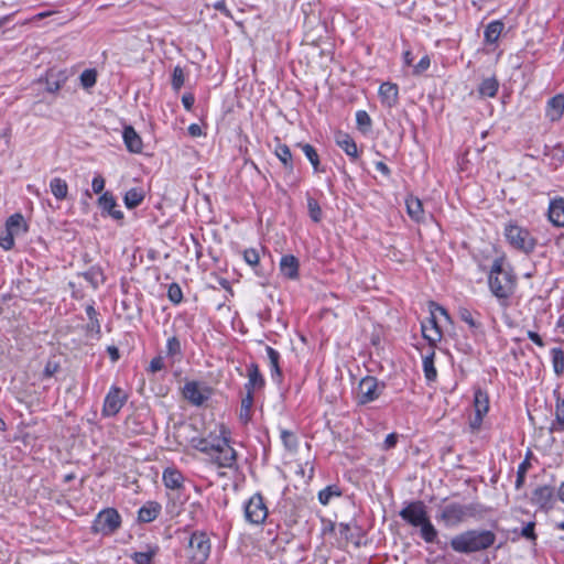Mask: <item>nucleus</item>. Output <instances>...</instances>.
<instances>
[{"label": "nucleus", "mask_w": 564, "mask_h": 564, "mask_svg": "<svg viewBox=\"0 0 564 564\" xmlns=\"http://www.w3.org/2000/svg\"><path fill=\"white\" fill-rule=\"evenodd\" d=\"M121 525V517L113 508H106L98 512L93 521L91 532L101 535L113 534Z\"/></svg>", "instance_id": "obj_8"}, {"label": "nucleus", "mask_w": 564, "mask_h": 564, "mask_svg": "<svg viewBox=\"0 0 564 564\" xmlns=\"http://www.w3.org/2000/svg\"><path fill=\"white\" fill-rule=\"evenodd\" d=\"M534 527H535V523L534 522H529L527 523L525 527L522 528L520 534L521 536L530 540V541H535L536 540V534L534 532Z\"/></svg>", "instance_id": "obj_56"}, {"label": "nucleus", "mask_w": 564, "mask_h": 564, "mask_svg": "<svg viewBox=\"0 0 564 564\" xmlns=\"http://www.w3.org/2000/svg\"><path fill=\"white\" fill-rule=\"evenodd\" d=\"M488 285L494 296L503 307L509 305L517 286V278L512 269L507 265L505 258H496L488 275Z\"/></svg>", "instance_id": "obj_1"}, {"label": "nucleus", "mask_w": 564, "mask_h": 564, "mask_svg": "<svg viewBox=\"0 0 564 564\" xmlns=\"http://www.w3.org/2000/svg\"><path fill=\"white\" fill-rule=\"evenodd\" d=\"M281 273L290 279L295 280L299 278V260L292 254H285L280 260Z\"/></svg>", "instance_id": "obj_21"}, {"label": "nucleus", "mask_w": 564, "mask_h": 564, "mask_svg": "<svg viewBox=\"0 0 564 564\" xmlns=\"http://www.w3.org/2000/svg\"><path fill=\"white\" fill-rule=\"evenodd\" d=\"M67 75L65 70H48L45 76V89L48 93H56L66 83Z\"/></svg>", "instance_id": "obj_22"}, {"label": "nucleus", "mask_w": 564, "mask_h": 564, "mask_svg": "<svg viewBox=\"0 0 564 564\" xmlns=\"http://www.w3.org/2000/svg\"><path fill=\"white\" fill-rule=\"evenodd\" d=\"M17 235L6 229L3 235H0V247L4 250H11L14 247V237Z\"/></svg>", "instance_id": "obj_52"}, {"label": "nucleus", "mask_w": 564, "mask_h": 564, "mask_svg": "<svg viewBox=\"0 0 564 564\" xmlns=\"http://www.w3.org/2000/svg\"><path fill=\"white\" fill-rule=\"evenodd\" d=\"M505 24L499 21H491L485 29L484 36L488 44H496L503 31Z\"/></svg>", "instance_id": "obj_32"}, {"label": "nucleus", "mask_w": 564, "mask_h": 564, "mask_svg": "<svg viewBox=\"0 0 564 564\" xmlns=\"http://www.w3.org/2000/svg\"><path fill=\"white\" fill-rule=\"evenodd\" d=\"M122 138L127 149L132 153H140L142 151V140L137 131L131 127L127 126L123 129Z\"/></svg>", "instance_id": "obj_23"}, {"label": "nucleus", "mask_w": 564, "mask_h": 564, "mask_svg": "<svg viewBox=\"0 0 564 564\" xmlns=\"http://www.w3.org/2000/svg\"><path fill=\"white\" fill-rule=\"evenodd\" d=\"M215 435L216 434L210 433L207 438L194 436L189 440V444L193 448L208 455V453H212V444Z\"/></svg>", "instance_id": "obj_39"}, {"label": "nucleus", "mask_w": 564, "mask_h": 564, "mask_svg": "<svg viewBox=\"0 0 564 564\" xmlns=\"http://www.w3.org/2000/svg\"><path fill=\"white\" fill-rule=\"evenodd\" d=\"M338 534L339 536L345 540L346 542H352L355 545L360 544V534H359V527L352 522V523H344L340 522L337 525Z\"/></svg>", "instance_id": "obj_20"}, {"label": "nucleus", "mask_w": 564, "mask_h": 564, "mask_svg": "<svg viewBox=\"0 0 564 564\" xmlns=\"http://www.w3.org/2000/svg\"><path fill=\"white\" fill-rule=\"evenodd\" d=\"M281 441L284 445V447L290 451L294 452L297 448V437L293 432H290L288 430H281Z\"/></svg>", "instance_id": "obj_43"}, {"label": "nucleus", "mask_w": 564, "mask_h": 564, "mask_svg": "<svg viewBox=\"0 0 564 564\" xmlns=\"http://www.w3.org/2000/svg\"><path fill=\"white\" fill-rule=\"evenodd\" d=\"M213 463L221 468H232L237 463V453L230 446L227 431L220 427L219 434L215 435L212 444V453H208Z\"/></svg>", "instance_id": "obj_5"}, {"label": "nucleus", "mask_w": 564, "mask_h": 564, "mask_svg": "<svg viewBox=\"0 0 564 564\" xmlns=\"http://www.w3.org/2000/svg\"><path fill=\"white\" fill-rule=\"evenodd\" d=\"M268 513V507L259 492L251 496L243 506L245 520L251 525L263 524Z\"/></svg>", "instance_id": "obj_10"}, {"label": "nucleus", "mask_w": 564, "mask_h": 564, "mask_svg": "<svg viewBox=\"0 0 564 564\" xmlns=\"http://www.w3.org/2000/svg\"><path fill=\"white\" fill-rule=\"evenodd\" d=\"M458 316L470 328H478L480 326V323L474 317V314L466 307L459 308Z\"/></svg>", "instance_id": "obj_46"}, {"label": "nucleus", "mask_w": 564, "mask_h": 564, "mask_svg": "<svg viewBox=\"0 0 564 564\" xmlns=\"http://www.w3.org/2000/svg\"><path fill=\"white\" fill-rule=\"evenodd\" d=\"M503 235L513 249L523 253H531L536 246V240L531 231L516 221H509L505 225Z\"/></svg>", "instance_id": "obj_6"}, {"label": "nucleus", "mask_w": 564, "mask_h": 564, "mask_svg": "<svg viewBox=\"0 0 564 564\" xmlns=\"http://www.w3.org/2000/svg\"><path fill=\"white\" fill-rule=\"evenodd\" d=\"M307 208L310 217L314 223H319L322 219V209L318 202L314 198L307 199Z\"/></svg>", "instance_id": "obj_47"}, {"label": "nucleus", "mask_w": 564, "mask_h": 564, "mask_svg": "<svg viewBox=\"0 0 564 564\" xmlns=\"http://www.w3.org/2000/svg\"><path fill=\"white\" fill-rule=\"evenodd\" d=\"M187 130H188L189 135H192V137H200L203 134V130H202L200 126L197 123L189 124Z\"/></svg>", "instance_id": "obj_64"}, {"label": "nucleus", "mask_w": 564, "mask_h": 564, "mask_svg": "<svg viewBox=\"0 0 564 564\" xmlns=\"http://www.w3.org/2000/svg\"><path fill=\"white\" fill-rule=\"evenodd\" d=\"M267 356L270 365V372L272 380L276 382L282 381V371L280 368V354L271 346H265Z\"/></svg>", "instance_id": "obj_28"}, {"label": "nucleus", "mask_w": 564, "mask_h": 564, "mask_svg": "<svg viewBox=\"0 0 564 564\" xmlns=\"http://www.w3.org/2000/svg\"><path fill=\"white\" fill-rule=\"evenodd\" d=\"M166 350H167V354L171 356L181 354L180 340L176 337L169 338L167 343H166Z\"/></svg>", "instance_id": "obj_55"}, {"label": "nucleus", "mask_w": 564, "mask_h": 564, "mask_svg": "<svg viewBox=\"0 0 564 564\" xmlns=\"http://www.w3.org/2000/svg\"><path fill=\"white\" fill-rule=\"evenodd\" d=\"M300 147L305 154L306 159L313 166L315 173H323L325 169L321 166L319 156L316 149L310 143H299Z\"/></svg>", "instance_id": "obj_31"}, {"label": "nucleus", "mask_w": 564, "mask_h": 564, "mask_svg": "<svg viewBox=\"0 0 564 564\" xmlns=\"http://www.w3.org/2000/svg\"><path fill=\"white\" fill-rule=\"evenodd\" d=\"M405 206L408 215L415 223H421L424 220V209L423 204L420 198L410 195L405 199Z\"/></svg>", "instance_id": "obj_26"}, {"label": "nucleus", "mask_w": 564, "mask_h": 564, "mask_svg": "<svg viewBox=\"0 0 564 564\" xmlns=\"http://www.w3.org/2000/svg\"><path fill=\"white\" fill-rule=\"evenodd\" d=\"M50 189L57 200H64L68 194V185L61 177H53L50 182Z\"/></svg>", "instance_id": "obj_34"}, {"label": "nucleus", "mask_w": 564, "mask_h": 564, "mask_svg": "<svg viewBox=\"0 0 564 564\" xmlns=\"http://www.w3.org/2000/svg\"><path fill=\"white\" fill-rule=\"evenodd\" d=\"M495 541L496 534L490 530H467L453 536L449 544L457 553L470 554L491 547Z\"/></svg>", "instance_id": "obj_2"}, {"label": "nucleus", "mask_w": 564, "mask_h": 564, "mask_svg": "<svg viewBox=\"0 0 564 564\" xmlns=\"http://www.w3.org/2000/svg\"><path fill=\"white\" fill-rule=\"evenodd\" d=\"M430 65H431V59H430L429 55H424L419 61V63L413 66V74L421 75L422 73H424L425 70L429 69Z\"/></svg>", "instance_id": "obj_54"}, {"label": "nucleus", "mask_w": 564, "mask_h": 564, "mask_svg": "<svg viewBox=\"0 0 564 564\" xmlns=\"http://www.w3.org/2000/svg\"><path fill=\"white\" fill-rule=\"evenodd\" d=\"M530 467H531V463L528 457H525V459L522 463H520V465L518 466L517 479H516V488L517 489H520L523 486L524 480H525V474Z\"/></svg>", "instance_id": "obj_44"}, {"label": "nucleus", "mask_w": 564, "mask_h": 564, "mask_svg": "<svg viewBox=\"0 0 564 564\" xmlns=\"http://www.w3.org/2000/svg\"><path fill=\"white\" fill-rule=\"evenodd\" d=\"M485 415L475 413L474 417L470 420L469 426L473 431H478L482 424Z\"/></svg>", "instance_id": "obj_60"}, {"label": "nucleus", "mask_w": 564, "mask_h": 564, "mask_svg": "<svg viewBox=\"0 0 564 564\" xmlns=\"http://www.w3.org/2000/svg\"><path fill=\"white\" fill-rule=\"evenodd\" d=\"M275 155L284 165V167H286L290 171L293 170L294 166L292 161V153L286 144H278L275 148Z\"/></svg>", "instance_id": "obj_40"}, {"label": "nucleus", "mask_w": 564, "mask_h": 564, "mask_svg": "<svg viewBox=\"0 0 564 564\" xmlns=\"http://www.w3.org/2000/svg\"><path fill=\"white\" fill-rule=\"evenodd\" d=\"M436 313H440L446 319H449V315L443 306L434 302L430 303V317L425 322H422L421 329L424 339L429 341L431 348H434L436 344L441 341L443 336L436 322Z\"/></svg>", "instance_id": "obj_7"}, {"label": "nucleus", "mask_w": 564, "mask_h": 564, "mask_svg": "<svg viewBox=\"0 0 564 564\" xmlns=\"http://www.w3.org/2000/svg\"><path fill=\"white\" fill-rule=\"evenodd\" d=\"M564 113V95L558 94L549 99L545 109V116L551 121H557Z\"/></svg>", "instance_id": "obj_18"}, {"label": "nucleus", "mask_w": 564, "mask_h": 564, "mask_svg": "<svg viewBox=\"0 0 564 564\" xmlns=\"http://www.w3.org/2000/svg\"><path fill=\"white\" fill-rule=\"evenodd\" d=\"M212 394L208 387L200 386L197 381H189L184 384L183 395L193 405H203Z\"/></svg>", "instance_id": "obj_13"}, {"label": "nucleus", "mask_w": 564, "mask_h": 564, "mask_svg": "<svg viewBox=\"0 0 564 564\" xmlns=\"http://www.w3.org/2000/svg\"><path fill=\"white\" fill-rule=\"evenodd\" d=\"M167 297L174 304H178L182 302L183 292L177 283L170 284L169 290H167Z\"/></svg>", "instance_id": "obj_50"}, {"label": "nucleus", "mask_w": 564, "mask_h": 564, "mask_svg": "<svg viewBox=\"0 0 564 564\" xmlns=\"http://www.w3.org/2000/svg\"><path fill=\"white\" fill-rule=\"evenodd\" d=\"M161 512V505L155 501H148L138 511V520L143 523L154 521Z\"/></svg>", "instance_id": "obj_25"}, {"label": "nucleus", "mask_w": 564, "mask_h": 564, "mask_svg": "<svg viewBox=\"0 0 564 564\" xmlns=\"http://www.w3.org/2000/svg\"><path fill=\"white\" fill-rule=\"evenodd\" d=\"M553 398L555 400L553 415L554 420L550 425V432H564V397L560 388L553 390Z\"/></svg>", "instance_id": "obj_14"}, {"label": "nucleus", "mask_w": 564, "mask_h": 564, "mask_svg": "<svg viewBox=\"0 0 564 564\" xmlns=\"http://www.w3.org/2000/svg\"><path fill=\"white\" fill-rule=\"evenodd\" d=\"M210 540L206 532L195 531L188 541L189 560L193 564H205L210 554Z\"/></svg>", "instance_id": "obj_9"}, {"label": "nucleus", "mask_w": 564, "mask_h": 564, "mask_svg": "<svg viewBox=\"0 0 564 564\" xmlns=\"http://www.w3.org/2000/svg\"><path fill=\"white\" fill-rule=\"evenodd\" d=\"M549 220L556 227L564 228V198L555 197L550 200L547 209Z\"/></svg>", "instance_id": "obj_16"}, {"label": "nucleus", "mask_w": 564, "mask_h": 564, "mask_svg": "<svg viewBox=\"0 0 564 564\" xmlns=\"http://www.w3.org/2000/svg\"><path fill=\"white\" fill-rule=\"evenodd\" d=\"M243 259L251 267L258 265L259 261H260V257H259L258 250L253 249V248L246 249L243 251Z\"/></svg>", "instance_id": "obj_53"}, {"label": "nucleus", "mask_w": 564, "mask_h": 564, "mask_svg": "<svg viewBox=\"0 0 564 564\" xmlns=\"http://www.w3.org/2000/svg\"><path fill=\"white\" fill-rule=\"evenodd\" d=\"M144 199V193L142 188L133 187L127 191L124 195V204L129 209L135 208Z\"/></svg>", "instance_id": "obj_38"}, {"label": "nucleus", "mask_w": 564, "mask_h": 564, "mask_svg": "<svg viewBox=\"0 0 564 564\" xmlns=\"http://www.w3.org/2000/svg\"><path fill=\"white\" fill-rule=\"evenodd\" d=\"M128 395L122 389L112 386L105 397L101 413L106 417L115 416L127 402Z\"/></svg>", "instance_id": "obj_12"}, {"label": "nucleus", "mask_w": 564, "mask_h": 564, "mask_svg": "<svg viewBox=\"0 0 564 564\" xmlns=\"http://www.w3.org/2000/svg\"><path fill=\"white\" fill-rule=\"evenodd\" d=\"M336 144L352 160L356 161L359 158L357 144L354 139L344 132H338L335 138Z\"/></svg>", "instance_id": "obj_19"}, {"label": "nucleus", "mask_w": 564, "mask_h": 564, "mask_svg": "<svg viewBox=\"0 0 564 564\" xmlns=\"http://www.w3.org/2000/svg\"><path fill=\"white\" fill-rule=\"evenodd\" d=\"M379 95L386 106L393 107L398 104L399 88L395 84L383 83L379 87Z\"/></svg>", "instance_id": "obj_24"}, {"label": "nucleus", "mask_w": 564, "mask_h": 564, "mask_svg": "<svg viewBox=\"0 0 564 564\" xmlns=\"http://www.w3.org/2000/svg\"><path fill=\"white\" fill-rule=\"evenodd\" d=\"M399 516L412 527L420 528L421 538L426 543H434L437 539V530L431 522L425 505L417 500L408 503Z\"/></svg>", "instance_id": "obj_3"}, {"label": "nucleus", "mask_w": 564, "mask_h": 564, "mask_svg": "<svg viewBox=\"0 0 564 564\" xmlns=\"http://www.w3.org/2000/svg\"><path fill=\"white\" fill-rule=\"evenodd\" d=\"M474 409L475 413L486 415L489 411V398L488 394L478 389L474 393Z\"/></svg>", "instance_id": "obj_37"}, {"label": "nucleus", "mask_w": 564, "mask_h": 564, "mask_svg": "<svg viewBox=\"0 0 564 564\" xmlns=\"http://www.w3.org/2000/svg\"><path fill=\"white\" fill-rule=\"evenodd\" d=\"M434 356H435V351L433 348H431V351L423 357V362H422L423 371H424L425 379L429 382L435 381L436 377H437V371L434 366Z\"/></svg>", "instance_id": "obj_36"}, {"label": "nucleus", "mask_w": 564, "mask_h": 564, "mask_svg": "<svg viewBox=\"0 0 564 564\" xmlns=\"http://www.w3.org/2000/svg\"><path fill=\"white\" fill-rule=\"evenodd\" d=\"M163 482L169 489H180L183 486L184 477L176 468L167 467L163 471Z\"/></svg>", "instance_id": "obj_27"}, {"label": "nucleus", "mask_w": 564, "mask_h": 564, "mask_svg": "<svg viewBox=\"0 0 564 564\" xmlns=\"http://www.w3.org/2000/svg\"><path fill=\"white\" fill-rule=\"evenodd\" d=\"M91 188L95 194H100L105 188V178L97 174L91 182Z\"/></svg>", "instance_id": "obj_57"}, {"label": "nucleus", "mask_w": 564, "mask_h": 564, "mask_svg": "<svg viewBox=\"0 0 564 564\" xmlns=\"http://www.w3.org/2000/svg\"><path fill=\"white\" fill-rule=\"evenodd\" d=\"M552 364L554 372L557 376L563 375L564 372V351L561 348H553L551 350Z\"/></svg>", "instance_id": "obj_42"}, {"label": "nucleus", "mask_w": 564, "mask_h": 564, "mask_svg": "<svg viewBox=\"0 0 564 564\" xmlns=\"http://www.w3.org/2000/svg\"><path fill=\"white\" fill-rule=\"evenodd\" d=\"M185 76L181 66H175L172 74V88L178 91L184 85Z\"/></svg>", "instance_id": "obj_48"}, {"label": "nucleus", "mask_w": 564, "mask_h": 564, "mask_svg": "<svg viewBox=\"0 0 564 564\" xmlns=\"http://www.w3.org/2000/svg\"><path fill=\"white\" fill-rule=\"evenodd\" d=\"M253 394L247 393L241 399L240 411H239V420L243 424H248L252 417V406H253Z\"/></svg>", "instance_id": "obj_33"}, {"label": "nucleus", "mask_w": 564, "mask_h": 564, "mask_svg": "<svg viewBox=\"0 0 564 564\" xmlns=\"http://www.w3.org/2000/svg\"><path fill=\"white\" fill-rule=\"evenodd\" d=\"M158 545H148L145 551L134 552L130 555V558L134 564H152L153 558L159 553Z\"/></svg>", "instance_id": "obj_30"}, {"label": "nucleus", "mask_w": 564, "mask_h": 564, "mask_svg": "<svg viewBox=\"0 0 564 564\" xmlns=\"http://www.w3.org/2000/svg\"><path fill=\"white\" fill-rule=\"evenodd\" d=\"M384 388V383L379 382L375 377L367 376L362 378L358 384V404H367L377 400L382 394Z\"/></svg>", "instance_id": "obj_11"}, {"label": "nucleus", "mask_w": 564, "mask_h": 564, "mask_svg": "<svg viewBox=\"0 0 564 564\" xmlns=\"http://www.w3.org/2000/svg\"><path fill=\"white\" fill-rule=\"evenodd\" d=\"M376 170L379 171L384 176H390L391 174L389 166L382 161L376 162Z\"/></svg>", "instance_id": "obj_63"}, {"label": "nucleus", "mask_w": 564, "mask_h": 564, "mask_svg": "<svg viewBox=\"0 0 564 564\" xmlns=\"http://www.w3.org/2000/svg\"><path fill=\"white\" fill-rule=\"evenodd\" d=\"M527 335H528V338L530 340H532L535 345H538L540 347L544 346V341H543V339L541 338V336L538 333H535L533 330H529L527 333Z\"/></svg>", "instance_id": "obj_62"}, {"label": "nucleus", "mask_w": 564, "mask_h": 564, "mask_svg": "<svg viewBox=\"0 0 564 564\" xmlns=\"http://www.w3.org/2000/svg\"><path fill=\"white\" fill-rule=\"evenodd\" d=\"M485 508L480 503L460 505L457 502L446 505L441 512V519L446 527H457L469 518L481 517Z\"/></svg>", "instance_id": "obj_4"}, {"label": "nucleus", "mask_w": 564, "mask_h": 564, "mask_svg": "<svg viewBox=\"0 0 564 564\" xmlns=\"http://www.w3.org/2000/svg\"><path fill=\"white\" fill-rule=\"evenodd\" d=\"M97 82V72L95 69H85L80 74V84L84 88L89 89L95 86Z\"/></svg>", "instance_id": "obj_45"}, {"label": "nucleus", "mask_w": 564, "mask_h": 564, "mask_svg": "<svg viewBox=\"0 0 564 564\" xmlns=\"http://www.w3.org/2000/svg\"><path fill=\"white\" fill-rule=\"evenodd\" d=\"M163 367H164L163 358L161 356H158V357H154L150 361L149 371L158 372V371L162 370Z\"/></svg>", "instance_id": "obj_59"}, {"label": "nucleus", "mask_w": 564, "mask_h": 564, "mask_svg": "<svg viewBox=\"0 0 564 564\" xmlns=\"http://www.w3.org/2000/svg\"><path fill=\"white\" fill-rule=\"evenodd\" d=\"M341 496L340 489L336 485L327 486L318 492V501L323 506H327L333 498Z\"/></svg>", "instance_id": "obj_41"}, {"label": "nucleus", "mask_w": 564, "mask_h": 564, "mask_svg": "<svg viewBox=\"0 0 564 564\" xmlns=\"http://www.w3.org/2000/svg\"><path fill=\"white\" fill-rule=\"evenodd\" d=\"M6 229L20 236L28 231V224L20 213L11 215L6 221Z\"/></svg>", "instance_id": "obj_29"}, {"label": "nucleus", "mask_w": 564, "mask_h": 564, "mask_svg": "<svg viewBox=\"0 0 564 564\" xmlns=\"http://www.w3.org/2000/svg\"><path fill=\"white\" fill-rule=\"evenodd\" d=\"M195 102V98L192 94H185L182 97V104L186 110H192Z\"/></svg>", "instance_id": "obj_61"}, {"label": "nucleus", "mask_w": 564, "mask_h": 564, "mask_svg": "<svg viewBox=\"0 0 564 564\" xmlns=\"http://www.w3.org/2000/svg\"><path fill=\"white\" fill-rule=\"evenodd\" d=\"M59 369V365L55 361H47V364L45 365V368H44V371H43V375L44 377L46 378H51L52 376H54Z\"/></svg>", "instance_id": "obj_58"}, {"label": "nucleus", "mask_w": 564, "mask_h": 564, "mask_svg": "<svg viewBox=\"0 0 564 564\" xmlns=\"http://www.w3.org/2000/svg\"><path fill=\"white\" fill-rule=\"evenodd\" d=\"M248 381L245 383V391L253 394L254 391L260 390L264 387V378L261 375L257 364H250L247 367Z\"/></svg>", "instance_id": "obj_15"}, {"label": "nucleus", "mask_w": 564, "mask_h": 564, "mask_svg": "<svg viewBox=\"0 0 564 564\" xmlns=\"http://www.w3.org/2000/svg\"><path fill=\"white\" fill-rule=\"evenodd\" d=\"M356 123L358 128L367 130L371 126V118L365 110H358L356 112Z\"/></svg>", "instance_id": "obj_51"}, {"label": "nucleus", "mask_w": 564, "mask_h": 564, "mask_svg": "<svg viewBox=\"0 0 564 564\" xmlns=\"http://www.w3.org/2000/svg\"><path fill=\"white\" fill-rule=\"evenodd\" d=\"M98 205L102 212L107 213L113 219L121 220L123 218V213L118 209V204L111 193L105 192L98 198Z\"/></svg>", "instance_id": "obj_17"}, {"label": "nucleus", "mask_w": 564, "mask_h": 564, "mask_svg": "<svg viewBox=\"0 0 564 564\" xmlns=\"http://www.w3.org/2000/svg\"><path fill=\"white\" fill-rule=\"evenodd\" d=\"M533 497L538 502L546 503L552 497V489L547 486L539 487L534 490Z\"/></svg>", "instance_id": "obj_49"}, {"label": "nucleus", "mask_w": 564, "mask_h": 564, "mask_svg": "<svg viewBox=\"0 0 564 564\" xmlns=\"http://www.w3.org/2000/svg\"><path fill=\"white\" fill-rule=\"evenodd\" d=\"M499 88V83L495 76L485 78L479 87L478 93L481 97H489L492 98L497 95Z\"/></svg>", "instance_id": "obj_35"}]
</instances>
